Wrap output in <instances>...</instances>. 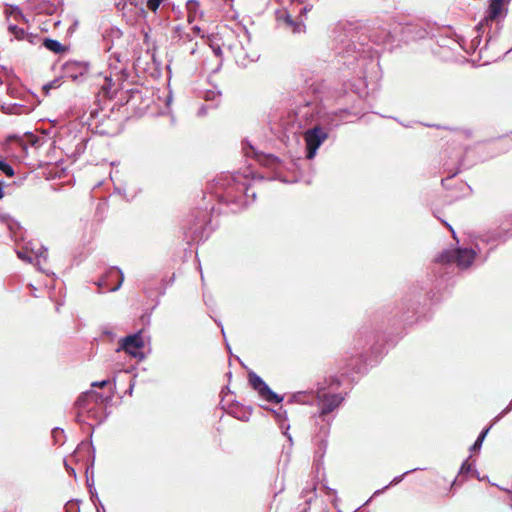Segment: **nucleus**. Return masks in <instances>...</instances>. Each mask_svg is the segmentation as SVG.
<instances>
[{"label":"nucleus","mask_w":512,"mask_h":512,"mask_svg":"<svg viewBox=\"0 0 512 512\" xmlns=\"http://www.w3.org/2000/svg\"><path fill=\"white\" fill-rule=\"evenodd\" d=\"M476 252L473 249L458 248L454 250H444L441 252L436 261L441 264L456 263L460 269L468 268L474 261Z\"/></svg>","instance_id":"423d86ee"},{"label":"nucleus","mask_w":512,"mask_h":512,"mask_svg":"<svg viewBox=\"0 0 512 512\" xmlns=\"http://www.w3.org/2000/svg\"><path fill=\"white\" fill-rule=\"evenodd\" d=\"M490 430V427H487L486 429H484L480 434L479 436L477 437L476 441L474 442V444L471 446L470 450L471 451H477V450H480L481 447H482V444H483V441L487 435V433L489 432Z\"/></svg>","instance_id":"aec40b11"},{"label":"nucleus","mask_w":512,"mask_h":512,"mask_svg":"<svg viewBox=\"0 0 512 512\" xmlns=\"http://www.w3.org/2000/svg\"><path fill=\"white\" fill-rule=\"evenodd\" d=\"M88 72V64L82 62H67L64 65V74L66 77L76 81Z\"/></svg>","instance_id":"2eb2a0df"},{"label":"nucleus","mask_w":512,"mask_h":512,"mask_svg":"<svg viewBox=\"0 0 512 512\" xmlns=\"http://www.w3.org/2000/svg\"><path fill=\"white\" fill-rule=\"evenodd\" d=\"M162 2L163 0H147V7L151 11L156 12Z\"/></svg>","instance_id":"bb28decb"},{"label":"nucleus","mask_w":512,"mask_h":512,"mask_svg":"<svg viewBox=\"0 0 512 512\" xmlns=\"http://www.w3.org/2000/svg\"><path fill=\"white\" fill-rule=\"evenodd\" d=\"M115 57H116V60H117L118 62H120V55H119V54H117V55H115Z\"/></svg>","instance_id":"3c124183"},{"label":"nucleus","mask_w":512,"mask_h":512,"mask_svg":"<svg viewBox=\"0 0 512 512\" xmlns=\"http://www.w3.org/2000/svg\"><path fill=\"white\" fill-rule=\"evenodd\" d=\"M43 46L54 53H61L65 50L59 41L49 38L43 40Z\"/></svg>","instance_id":"6ab92c4d"},{"label":"nucleus","mask_w":512,"mask_h":512,"mask_svg":"<svg viewBox=\"0 0 512 512\" xmlns=\"http://www.w3.org/2000/svg\"><path fill=\"white\" fill-rule=\"evenodd\" d=\"M511 502H512V497H511Z\"/></svg>","instance_id":"5fc2aeb1"},{"label":"nucleus","mask_w":512,"mask_h":512,"mask_svg":"<svg viewBox=\"0 0 512 512\" xmlns=\"http://www.w3.org/2000/svg\"><path fill=\"white\" fill-rule=\"evenodd\" d=\"M327 138V131L322 130V128L316 125L305 131L304 140L307 148V159H313L315 157L318 148Z\"/></svg>","instance_id":"6e6552de"},{"label":"nucleus","mask_w":512,"mask_h":512,"mask_svg":"<svg viewBox=\"0 0 512 512\" xmlns=\"http://www.w3.org/2000/svg\"><path fill=\"white\" fill-rule=\"evenodd\" d=\"M472 470L471 464L468 462V459L465 460L460 468V474L469 473Z\"/></svg>","instance_id":"c85d7f7f"},{"label":"nucleus","mask_w":512,"mask_h":512,"mask_svg":"<svg viewBox=\"0 0 512 512\" xmlns=\"http://www.w3.org/2000/svg\"><path fill=\"white\" fill-rule=\"evenodd\" d=\"M52 433H53V437H54V438H56V434H61V433H63V430H62V429H60V428H55V429L52 431Z\"/></svg>","instance_id":"a19ab883"},{"label":"nucleus","mask_w":512,"mask_h":512,"mask_svg":"<svg viewBox=\"0 0 512 512\" xmlns=\"http://www.w3.org/2000/svg\"><path fill=\"white\" fill-rule=\"evenodd\" d=\"M274 413L279 421L287 419L286 411L282 410L281 408L279 409V411H274Z\"/></svg>","instance_id":"2f4dec72"},{"label":"nucleus","mask_w":512,"mask_h":512,"mask_svg":"<svg viewBox=\"0 0 512 512\" xmlns=\"http://www.w3.org/2000/svg\"><path fill=\"white\" fill-rule=\"evenodd\" d=\"M344 122L343 112H319L316 120V126L322 128V130L330 131L339 127Z\"/></svg>","instance_id":"ddd939ff"},{"label":"nucleus","mask_w":512,"mask_h":512,"mask_svg":"<svg viewBox=\"0 0 512 512\" xmlns=\"http://www.w3.org/2000/svg\"><path fill=\"white\" fill-rule=\"evenodd\" d=\"M76 407L78 409L76 417L77 422L81 423L84 421V413L87 414V418H92L98 423L102 421L100 412L103 409V402L101 400V396L97 392L86 391L82 393L76 401Z\"/></svg>","instance_id":"39448f33"},{"label":"nucleus","mask_w":512,"mask_h":512,"mask_svg":"<svg viewBox=\"0 0 512 512\" xmlns=\"http://www.w3.org/2000/svg\"><path fill=\"white\" fill-rule=\"evenodd\" d=\"M90 494H91V500L94 504H96V502H99V498H98V494L96 491H92L90 490Z\"/></svg>","instance_id":"f704fd0d"},{"label":"nucleus","mask_w":512,"mask_h":512,"mask_svg":"<svg viewBox=\"0 0 512 512\" xmlns=\"http://www.w3.org/2000/svg\"><path fill=\"white\" fill-rule=\"evenodd\" d=\"M426 34H427L426 30H421V31L419 32V35H418V36H419V38H423Z\"/></svg>","instance_id":"a18cd8bd"},{"label":"nucleus","mask_w":512,"mask_h":512,"mask_svg":"<svg viewBox=\"0 0 512 512\" xmlns=\"http://www.w3.org/2000/svg\"><path fill=\"white\" fill-rule=\"evenodd\" d=\"M105 81H106V83L104 85H102V87H101L102 93L106 97H111L112 96L111 95L112 81L108 77H105Z\"/></svg>","instance_id":"b1692460"},{"label":"nucleus","mask_w":512,"mask_h":512,"mask_svg":"<svg viewBox=\"0 0 512 512\" xmlns=\"http://www.w3.org/2000/svg\"><path fill=\"white\" fill-rule=\"evenodd\" d=\"M418 469H419V468H415V469H412V470H408V471L404 472L402 475L395 477V478L390 482V484H389V485L385 486V487H384L383 489H381V490H377L374 494H375V495H378V494L382 493V492H383L386 488H388L389 486L396 485V484L400 483V482L404 479V477H405L406 475H408V474H410V473H412V472H414V471H416V470H418Z\"/></svg>","instance_id":"412c9836"},{"label":"nucleus","mask_w":512,"mask_h":512,"mask_svg":"<svg viewBox=\"0 0 512 512\" xmlns=\"http://www.w3.org/2000/svg\"><path fill=\"white\" fill-rule=\"evenodd\" d=\"M199 6V3L197 0H189L187 2V7L190 11L195 10Z\"/></svg>","instance_id":"473e14b6"},{"label":"nucleus","mask_w":512,"mask_h":512,"mask_svg":"<svg viewBox=\"0 0 512 512\" xmlns=\"http://www.w3.org/2000/svg\"><path fill=\"white\" fill-rule=\"evenodd\" d=\"M336 385L338 387L340 385L339 381L336 378H331L330 380V386Z\"/></svg>","instance_id":"ea45409f"},{"label":"nucleus","mask_w":512,"mask_h":512,"mask_svg":"<svg viewBox=\"0 0 512 512\" xmlns=\"http://www.w3.org/2000/svg\"><path fill=\"white\" fill-rule=\"evenodd\" d=\"M6 14H7V18H8V21H10V18H14V20H18V19H22L24 20V16L22 14V12L20 11V9L18 7H9L6 9Z\"/></svg>","instance_id":"4be33fe9"},{"label":"nucleus","mask_w":512,"mask_h":512,"mask_svg":"<svg viewBox=\"0 0 512 512\" xmlns=\"http://www.w3.org/2000/svg\"><path fill=\"white\" fill-rule=\"evenodd\" d=\"M312 9V5H305L301 10L300 14L304 15Z\"/></svg>","instance_id":"c9c22d12"},{"label":"nucleus","mask_w":512,"mask_h":512,"mask_svg":"<svg viewBox=\"0 0 512 512\" xmlns=\"http://www.w3.org/2000/svg\"><path fill=\"white\" fill-rule=\"evenodd\" d=\"M243 150L247 157H254L260 165L266 166L271 169H278L280 167V160L272 154H263L255 150V148L248 143L243 144Z\"/></svg>","instance_id":"4468645a"},{"label":"nucleus","mask_w":512,"mask_h":512,"mask_svg":"<svg viewBox=\"0 0 512 512\" xmlns=\"http://www.w3.org/2000/svg\"><path fill=\"white\" fill-rule=\"evenodd\" d=\"M97 512H105L104 505L99 501L95 504Z\"/></svg>","instance_id":"e433bc0d"},{"label":"nucleus","mask_w":512,"mask_h":512,"mask_svg":"<svg viewBox=\"0 0 512 512\" xmlns=\"http://www.w3.org/2000/svg\"><path fill=\"white\" fill-rule=\"evenodd\" d=\"M511 410H512V401L510 402V404L499 415H497L494 418V423L499 421L505 414H507Z\"/></svg>","instance_id":"7c9ffc66"},{"label":"nucleus","mask_w":512,"mask_h":512,"mask_svg":"<svg viewBox=\"0 0 512 512\" xmlns=\"http://www.w3.org/2000/svg\"><path fill=\"white\" fill-rule=\"evenodd\" d=\"M315 400L316 394H314L313 392L306 391L294 393L290 398V402L299 404H312Z\"/></svg>","instance_id":"dca6fc26"},{"label":"nucleus","mask_w":512,"mask_h":512,"mask_svg":"<svg viewBox=\"0 0 512 512\" xmlns=\"http://www.w3.org/2000/svg\"><path fill=\"white\" fill-rule=\"evenodd\" d=\"M66 512H80L79 502L78 501H69L65 505Z\"/></svg>","instance_id":"393cba45"},{"label":"nucleus","mask_w":512,"mask_h":512,"mask_svg":"<svg viewBox=\"0 0 512 512\" xmlns=\"http://www.w3.org/2000/svg\"><path fill=\"white\" fill-rule=\"evenodd\" d=\"M316 404L319 408V418L322 424L313 437V442L317 446L316 453L323 457L327 449V438L330 432V420L327 419L329 413L337 409L344 401V396L337 393L326 391L325 386H319L316 392Z\"/></svg>","instance_id":"f03ea898"},{"label":"nucleus","mask_w":512,"mask_h":512,"mask_svg":"<svg viewBox=\"0 0 512 512\" xmlns=\"http://www.w3.org/2000/svg\"><path fill=\"white\" fill-rule=\"evenodd\" d=\"M123 281V272L117 267H111L97 285L104 291L115 292L120 289Z\"/></svg>","instance_id":"9b49d317"},{"label":"nucleus","mask_w":512,"mask_h":512,"mask_svg":"<svg viewBox=\"0 0 512 512\" xmlns=\"http://www.w3.org/2000/svg\"><path fill=\"white\" fill-rule=\"evenodd\" d=\"M4 181L0 180V199L3 197Z\"/></svg>","instance_id":"79ce46f5"},{"label":"nucleus","mask_w":512,"mask_h":512,"mask_svg":"<svg viewBox=\"0 0 512 512\" xmlns=\"http://www.w3.org/2000/svg\"><path fill=\"white\" fill-rule=\"evenodd\" d=\"M0 171L8 177H12L15 174L13 167L4 160H0Z\"/></svg>","instance_id":"5701e85b"},{"label":"nucleus","mask_w":512,"mask_h":512,"mask_svg":"<svg viewBox=\"0 0 512 512\" xmlns=\"http://www.w3.org/2000/svg\"><path fill=\"white\" fill-rule=\"evenodd\" d=\"M393 38L394 32L387 25L373 27L369 32L350 27L336 36L335 50L343 64L351 65L354 60L377 58L379 51L374 45L389 44Z\"/></svg>","instance_id":"f257e3e1"},{"label":"nucleus","mask_w":512,"mask_h":512,"mask_svg":"<svg viewBox=\"0 0 512 512\" xmlns=\"http://www.w3.org/2000/svg\"><path fill=\"white\" fill-rule=\"evenodd\" d=\"M205 113H206V107H204V106H203V107H201V108L199 109L198 114H199V115H204Z\"/></svg>","instance_id":"c03bdc74"},{"label":"nucleus","mask_w":512,"mask_h":512,"mask_svg":"<svg viewBox=\"0 0 512 512\" xmlns=\"http://www.w3.org/2000/svg\"><path fill=\"white\" fill-rule=\"evenodd\" d=\"M220 96H221L220 91L207 90L204 94V99L207 101L208 100L214 101L217 98H219Z\"/></svg>","instance_id":"a878e982"},{"label":"nucleus","mask_w":512,"mask_h":512,"mask_svg":"<svg viewBox=\"0 0 512 512\" xmlns=\"http://www.w3.org/2000/svg\"><path fill=\"white\" fill-rule=\"evenodd\" d=\"M511 0H489V6L484 18L476 26L477 36L473 42H481L482 36L485 35V45L497 38L501 23L508 13V4Z\"/></svg>","instance_id":"20e7f679"},{"label":"nucleus","mask_w":512,"mask_h":512,"mask_svg":"<svg viewBox=\"0 0 512 512\" xmlns=\"http://www.w3.org/2000/svg\"><path fill=\"white\" fill-rule=\"evenodd\" d=\"M9 230L11 233L16 234V231L20 229V225L18 222L11 220L7 223Z\"/></svg>","instance_id":"c756f323"},{"label":"nucleus","mask_w":512,"mask_h":512,"mask_svg":"<svg viewBox=\"0 0 512 512\" xmlns=\"http://www.w3.org/2000/svg\"><path fill=\"white\" fill-rule=\"evenodd\" d=\"M2 110L7 114L21 115L28 113L29 108L19 103H9L2 105Z\"/></svg>","instance_id":"f3484780"},{"label":"nucleus","mask_w":512,"mask_h":512,"mask_svg":"<svg viewBox=\"0 0 512 512\" xmlns=\"http://www.w3.org/2000/svg\"><path fill=\"white\" fill-rule=\"evenodd\" d=\"M8 30L16 39H27L29 42L33 43L32 35H27L23 28H20L15 24L9 23Z\"/></svg>","instance_id":"a211bd4d"},{"label":"nucleus","mask_w":512,"mask_h":512,"mask_svg":"<svg viewBox=\"0 0 512 512\" xmlns=\"http://www.w3.org/2000/svg\"><path fill=\"white\" fill-rule=\"evenodd\" d=\"M64 463H65L66 470H67L71 475H73L74 477H76V472H75V470H74L72 467H70L66 462H64Z\"/></svg>","instance_id":"4c0bfd02"},{"label":"nucleus","mask_w":512,"mask_h":512,"mask_svg":"<svg viewBox=\"0 0 512 512\" xmlns=\"http://www.w3.org/2000/svg\"><path fill=\"white\" fill-rule=\"evenodd\" d=\"M125 1H126V3H129L130 5H133L135 7H139L140 11L142 13H145V10L143 8V4H144L145 0H125Z\"/></svg>","instance_id":"cd10ccee"},{"label":"nucleus","mask_w":512,"mask_h":512,"mask_svg":"<svg viewBox=\"0 0 512 512\" xmlns=\"http://www.w3.org/2000/svg\"><path fill=\"white\" fill-rule=\"evenodd\" d=\"M213 51H214L215 55L218 57L221 56V54H222V50L219 46L217 48H213Z\"/></svg>","instance_id":"58836bf2"},{"label":"nucleus","mask_w":512,"mask_h":512,"mask_svg":"<svg viewBox=\"0 0 512 512\" xmlns=\"http://www.w3.org/2000/svg\"><path fill=\"white\" fill-rule=\"evenodd\" d=\"M249 384L257 391L259 397L262 400L271 403H280L283 400L282 396H279L273 392L270 387L263 381V379L254 372L248 374Z\"/></svg>","instance_id":"1a4fd4ad"},{"label":"nucleus","mask_w":512,"mask_h":512,"mask_svg":"<svg viewBox=\"0 0 512 512\" xmlns=\"http://www.w3.org/2000/svg\"><path fill=\"white\" fill-rule=\"evenodd\" d=\"M220 181L223 188L220 201L230 206L232 212H238L255 201L256 192L252 190L246 176L226 175Z\"/></svg>","instance_id":"7ed1b4c3"},{"label":"nucleus","mask_w":512,"mask_h":512,"mask_svg":"<svg viewBox=\"0 0 512 512\" xmlns=\"http://www.w3.org/2000/svg\"><path fill=\"white\" fill-rule=\"evenodd\" d=\"M144 347V340L141 332L128 335L120 340V347L117 351L123 350L134 358L143 359L141 349Z\"/></svg>","instance_id":"9d476101"},{"label":"nucleus","mask_w":512,"mask_h":512,"mask_svg":"<svg viewBox=\"0 0 512 512\" xmlns=\"http://www.w3.org/2000/svg\"><path fill=\"white\" fill-rule=\"evenodd\" d=\"M52 10H53L52 7H47V8H43L40 12L41 13L45 12V13L50 14V13H52Z\"/></svg>","instance_id":"37998d69"},{"label":"nucleus","mask_w":512,"mask_h":512,"mask_svg":"<svg viewBox=\"0 0 512 512\" xmlns=\"http://www.w3.org/2000/svg\"><path fill=\"white\" fill-rule=\"evenodd\" d=\"M113 32H114V33H116L117 35H119V34H120V31H119L118 29H117V30H115V31H113Z\"/></svg>","instance_id":"864d4df0"},{"label":"nucleus","mask_w":512,"mask_h":512,"mask_svg":"<svg viewBox=\"0 0 512 512\" xmlns=\"http://www.w3.org/2000/svg\"><path fill=\"white\" fill-rule=\"evenodd\" d=\"M445 225H446L447 227H449V229L452 231L453 235L455 236V232L453 231L452 226H450L448 223H445Z\"/></svg>","instance_id":"de8ad7c7"},{"label":"nucleus","mask_w":512,"mask_h":512,"mask_svg":"<svg viewBox=\"0 0 512 512\" xmlns=\"http://www.w3.org/2000/svg\"><path fill=\"white\" fill-rule=\"evenodd\" d=\"M133 387H134V384H130V387H129V393L130 394L132 393Z\"/></svg>","instance_id":"09e8293b"},{"label":"nucleus","mask_w":512,"mask_h":512,"mask_svg":"<svg viewBox=\"0 0 512 512\" xmlns=\"http://www.w3.org/2000/svg\"><path fill=\"white\" fill-rule=\"evenodd\" d=\"M276 20L280 26L294 34L305 32L306 26L303 20L294 19L286 9L276 11Z\"/></svg>","instance_id":"f8f14e48"},{"label":"nucleus","mask_w":512,"mask_h":512,"mask_svg":"<svg viewBox=\"0 0 512 512\" xmlns=\"http://www.w3.org/2000/svg\"><path fill=\"white\" fill-rule=\"evenodd\" d=\"M299 4H305L306 0H296Z\"/></svg>","instance_id":"8fccbe9b"},{"label":"nucleus","mask_w":512,"mask_h":512,"mask_svg":"<svg viewBox=\"0 0 512 512\" xmlns=\"http://www.w3.org/2000/svg\"><path fill=\"white\" fill-rule=\"evenodd\" d=\"M457 173H458V171L453 172V173L450 175V177H454L455 175H457Z\"/></svg>","instance_id":"603ef678"},{"label":"nucleus","mask_w":512,"mask_h":512,"mask_svg":"<svg viewBox=\"0 0 512 512\" xmlns=\"http://www.w3.org/2000/svg\"><path fill=\"white\" fill-rule=\"evenodd\" d=\"M108 383V380H102V381H97V382H93L92 383V386L93 387H99V388H102L104 386H106Z\"/></svg>","instance_id":"72a5a7b5"},{"label":"nucleus","mask_w":512,"mask_h":512,"mask_svg":"<svg viewBox=\"0 0 512 512\" xmlns=\"http://www.w3.org/2000/svg\"><path fill=\"white\" fill-rule=\"evenodd\" d=\"M16 253L19 259L28 263H32L35 259L38 269L42 272H46L41 266L42 262H46L48 258V250L46 247L40 246L35 249L34 243L30 241L25 243L21 248H18Z\"/></svg>","instance_id":"0eeeda50"},{"label":"nucleus","mask_w":512,"mask_h":512,"mask_svg":"<svg viewBox=\"0 0 512 512\" xmlns=\"http://www.w3.org/2000/svg\"><path fill=\"white\" fill-rule=\"evenodd\" d=\"M476 477L478 480H483L484 478L481 477V475L477 472V471H474Z\"/></svg>","instance_id":"49530a36"}]
</instances>
